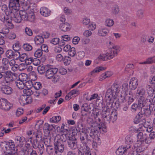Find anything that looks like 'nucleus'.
Instances as JSON below:
<instances>
[{
    "instance_id": "b1692460",
    "label": "nucleus",
    "mask_w": 155,
    "mask_h": 155,
    "mask_svg": "<svg viewBox=\"0 0 155 155\" xmlns=\"http://www.w3.org/2000/svg\"><path fill=\"white\" fill-rule=\"evenodd\" d=\"M34 41L35 44L37 45L42 44L44 42L43 37L40 35L36 36L34 38Z\"/></svg>"
},
{
    "instance_id": "6ab92c4d",
    "label": "nucleus",
    "mask_w": 155,
    "mask_h": 155,
    "mask_svg": "<svg viewBox=\"0 0 155 155\" xmlns=\"http://www.w3.org/2000/svg\"><path fill=\"white\" fill-rule=\"evenodd\" d=\"M22 78H21V79L18 78V79L14 81L16 85L20 89H23L25 87V81H26V80H24L25 78H24L23 80H22Z\"/></svg>"
},
{
    "instance_id": "2f4dec72",
    "label": "nucleus",
    "mask_w": 155,
    "mask_h": 155,
    "mask_svg": "<svg viewBox=\"0 0 155 155\" xmlns=\"http://www.w3.org/2000/svg\"><path fill=\"white\" fill-rule=\"evenodd\" d=\"M13 51L11 50H7L5 52L6 56L8 58H13Z\"/></svg>"
},
{
    "instance_id": "bf43d9fd",
    "label": "nucleus",
    "mask_w": 155,
    "mask_h": 155,
    "mask_svg": "<svg viewBox=\"0 0 155 155\" xmlns=\"http://www.w3.org/2000/svg\"><path fill=\"white\" fill-rule=\"evenodd\" d=\"M14 52L13 51V56L14 57L13 58H15L16 59H18L19 58L20 56V54L18 51H15Z\"/></svg>"
},
{
    "instance_id": "f3484780",
    "label": "nucleus",
    "mask_w": 155,
    "mask_h": 155,
    "mask_svg": "<svg viewBox=\"0 0 155 155\" xmlns=\"http://www.w3.org/2000/svg\"><path fill=\"white\" fill-rule=\"evenodd\" d=\"M58 70V68L48 69L45 73V76L47 78H53Z\"/></svg>"
},
{
    "instance_id": "4be33fe9",
    "label": "nucleus",
    "mask_w": 155,
    "mask_h": 155,
    "mask_svg": "<svg viewBox=\"0 0 155 155\" xmlns=\"http://www.w3.org/2000/svg\"><path fill=\"white\" fill-rule=\"evenodd\" d=\"M104 68L101 66L96 67L92 71L90 72L89 74V76L90 77H94L95 74L96 73H98L102 70H104Z\"/></svg>"
},
{
    "instance_id": "e433bc0d",
    "label": "nucleus",
    "mask_w": 155,
    "mask_h": 155,
    "mask_svg": "<svg viewBox=\"0 0 155 155\" xmlns=\"http://www.w3.org/2000/svg\"><path fill=\"white\" fill-rule=\"evenodd\" d=\"M155 138V132H151L149 134V137H148V140H149V145L152 142V140H153Z\"/></svg>"
},
{
    "instance_id": "338daca9",
    "label": "nucleus",
    "mask_w": 155,
    "mask_h": 155,
    "mask_svg": "<svg viewBox=\"0 0 155 155\" xmlns=\"http://www.w3.org/2000/svg\"><path fill=\"white\" fill-rule=\"evenodd\" d=\"M41 87V84L40 82H36L35 84V85L34 86V87L36 90H38L40 89Z\"/></svg>"
},
{
    "instance_id": "f704fd0d",
    "label": "nucleus",
    "mask_w": 155,
    "mask_h": 155,
    "mask_svg": "<svg viewBox=\"0 0 155 155\" xmlns=\"http://www.w3.org/2000/svg\"><path fill=\"white\" fill-rule=\"evenodd\" d=\"M25 97V95H22L20 98L19 102L21 106H24L26 104V100L27 98Z\"/></svg>"
},
{
    "instance_id": "de8ad7c7",
    "label": "nucleus",
    "mask_w": 155,
    "mask_h": 155,
    "mask_svg": "<svg viewBox=\"0 0 155 155\" xmlns=\"http://www.w3.org/2000/svg\"><path fill=\"white\" fill-rule=\"evenodd\" d=\"M23 47V48L26 51H30L32 49V46L28 44H24Z\"/></svg>"
},
{
    "instance_id": "a878e982",
    "label": "nucleus",
    "mask_w": 155,
    "mask_h": 155,
    "mask_svg": "<svg viewBox=\"0 0 155 155\" xmlns=\"http://www.w3.org/2000/svg\"><path fill=\"white\" fill-rule=\"evenodd\" d=\"M154 56L149 57L147 58L145 61L140 62V64H151L153 63H155V58H154Z\"/></svg>"
},
{
    "instance_id": "052dcab7",
    "label": "nucleus",
    "mask_w": 155,
    "mask_h": 155,
    "mask_svg": "<svg viewBox=\"0 0 155 155\" xmlns=\"http://www.w3.org/2000/svg\"><path fill=\"white\" fill-rule=\"evenodd\" d=\"M138 105L136 104H133L131 106V109L133 112H135L137 111L138 109Z\"/></svg>"
},
{
    "instance_id": "2eb2a0df",
    "label": "nucleus",
    "mask_w": 155,
    "mask_h": 155,
    "mask_svg": "<svg viewBox=\"0 0 155 155\" xmlns=\"http://www.w3.org/2000/svg\"><path fill=\"white\" fill-rule=\"evenodd\" d=\"M0 91L3 93L9 95L12 93L13 90L12 88L6 85H2L0 86Z\"/></svg>"
},
{
    "instance_id": "4c0bfd02",
    "label": "nucleus",
    "mask_w": 155,
    "mask_h": 155,
    "mask_svg": "<svg viewBox=\"0 0 155 155\" xmlns=\"http://www.w3.org/2000/svg\"><path fill=\"white\" fill-rule=\"evenodd\" d=\"M54 127L52 125H50L48 123H45L44 126V129L45 130H48L49 133L50 131L52 130Z\"/></svg>"
},
{
    "instance_id": "79ce46f5",
    "label": "nucleus",
    "mask_w": 155,
    "mask_h": 155,
    "mask_svg": "<svg viewBox=\"0 0 155 155\" xmlns=\"http://www.w3.org/2000/svg\"><path fill=\"white\" fill-rule=\"evenodd\" d=\"M23 92L24 94H25L24 95H26L27 96H30L33 94L32 90L29 88L24 89L23 90Z\"/></svg>"
},
{
    "instance_id": "473e14b6",
    "label": "nucleus",
    "mask_w": 155,
    "mask_h": 155,
    "mask_svg": "<svg viewBox=\"0 0 155 155\" xmlns=\"http://www.w3.org/2000/svg\"><path fill=\"white\" fill-rule=\"evenodd\" d=\"M15 140L20 144L23 145L24 142L25 140V139L23 137L17 136L15 137Z\"/></svg>"
},
{
    "instance_id": "0eeeda50",
    "label": "nucleus",
    "mask_w": 155,
    "mask_h": 155,
    "mask_svg": "<svg viewBox=\"0 0 155 155\" xmlns=\"http://www.w3.org/2000/svg\"><path fill=\"white\" fill-rule=\"evenodd\" d=\"M137 142L141 145L143 144L144 142L146 144L149 145V142L148 140V136L147 134H143V133L140 132L137 134Z\"/></svg>"
},
{
    "instance_id": "412c9836",
    "label": "nucleus",
    "mask_w": 155,
    "mask_h": 155,
    "mask_svg": "<svg viewBox=\"0 0 155 155\" xmlns=\"http://www.w3.org/2000/svg\"><path fill=\"white\" fill-rule=\"evenodd\" d=\"M50 10L48 8L43 7L41 8L40 9V13L41 15L45 17H47L50 15Z\"/></svg>"
},
{
    "instance_id": "9b49d317",
    "label": "nucleus",
    "mask_w": 155,
    "mask_h": 155,
    "mask_svg": "<svg viewBox=\"0 0 155 155\" xmlns=\"http://www.w3.org/2000/svg\"><path fill=\"white\" fill-rule=\"evenodd\" d=\"M12 106L11 104L5 99L2 98L0 99V108L5 110L8 111Z\"/></svg>"
},
{
    "instance_id": "20e7f679",
    "label": "nucleus",
    "mask_w": 155,
    "mask_h": 155,
    "mask_svg": "<svg viewBox=\"0 0 155 155\" xmlns=\"http://www.w3.org/2000/svg\"><path fill=\"white\" fill-rule=\"evenodd\" d=\"M120 92L118 85L116 83H114L111 87L108 89L106 92L105 97L106 100V104L110 102L113 103L112 100L115 99L116 97L118 96Z\"/></svg>"
},
{
    "instance_id": "f257e3e1",
    "label": "nucleus",
    "mask_w": 155,
    "mask_h": 155,
    "mask_svg": "<svg viewBox=\"0 0 155 155\" xmlns=\"http://www.w3.org/2000/svg\"><path fill=\"white\" fill-rule=\"evenodd\" d=\"M92 128L86 132L82 131L80 133L79 137L81 142L86 147L90 144L89 142L94 138V133H95L96 131L101 133L102 132H106L107 130L106 126L104 123H101V124H99L95 128L92 127Z\"/></svg>"
},
{
    "instance_id": "a18cd8bd",
    "label": "nucleus",
    "mask_w": 155,
    "mask_h": 155,
    "mask_svg": "<svg viewBox=\"0 0 155 155\" xmlns=\"http://www.w3.org/2000/svg\"><path fill=\"white\" fill-rule=\"evenodd\" d=\"M42 51L40 49H38L35 52L34 55L35 57L39 58L42 55Z\"/></svg>"
},
{
    "instance_id": "6e6d98bb",
    "label": "nucleus",
    "mask_w": 155,
    "mask_h": 155,
    "mask_svg": "<svg viewBox=\"0 0 155 155\" xmlns=\"http://www.w3.org/2000/svg\"><path fill=\"white\" fill-rule=\"evenodd\" d=\"M9 60L6 58H3L2 59V64H4L5 67L4 68L7 69L8 68L7 65L9 63Z\"/></svg>"
},
{
    "instance_id": "8fccbe9b",
    "label": "nucleus",
    "mask_w": 155,
    "mask_h": 155,
    "mask_svg": "<svg viewBox=\"0 0 155 155\" xmlns=\"http://www.w3.org/2000/svg\"><path fill=\"white\" fill-rule=\"evenodd\" d=\"M113 74V72L111 71H107L103 73L102 75V78L105 76V78H109L112 76Z\"/></svg>"
},
{
    "instance_id": "bb28decb",
    "label": "nucleus",
    "mask_w": 155,
    "mask_h": 155,
    "mask_svg": "<svg viewBox=\"0 0 155 155\" xmlns=\"http://www.w3.org/2000/svg\"><path fill=\"white\" fill-rule=\"evenodd\" d=\"M60 28L62 31H66L70 29V25L67 22L62 23L60 24Z\"/></svg>"
},
{
    "instance_id": "72a5a7b5",
    "label": "nucleus",
    "mask_w": 155,
    "mask_h": 155,
    "mask_svg": "<svg viewBox=\"0 0 155 155\" xmlns=\"http://www.w3.org/2000/svg\"><path fill=\"white\" fill-rule=\"evenodd\" d=\"M133 140V137L131 136H127L125 138V142L127 144L130 145L132 144Z\"/></svg>"
},
{
    "instance_id": "69168bd1",
    "label": "nucleus",
    "mask_w": 155,
    "mask_h": 155,
    "mask_svg": "<svg viewBox=\"0 0 155 155\" xmlns=\"http://www.w3.org/2000/svg\"><path fill=\"white\" fill-rule=\"evenodd\" d=\"M90 22V19L87 17H85L83 18V24L84 25H86L89 24Z\"/></svg>"
},
{
    "instance_id": "ea45409f",
    "label": "nucleus",
    "mask_w": 155,
    "mask_h": 155,
    "mask_svg": "<svg viewBox=\"0 0 155 155\" xmlns=\"http://www.w3.org/2000/svg\"><path fill=\"white\" fill-rule=\"evenodd\" d=\"M35 18V17L34 14L32 12L28 14V21H34Z\"/></svg>"
},
{
    "instance_id": "dca6fc26",
    "label": "nucleus",
    "mask_w": 155,
    "mask_h": 155,
    "mask_svg": "<svg viewBox=\"0 0 155 155\" xmlns=\"http://www.w3.org/2000/svg\"><path fill=\"white\" fill-rule=\"evenodd\" d=\"M137 94H138L140 98L142 100H145L147 95L146 91L144 88L142 87H138L137 89Z\"/></svg>"
},
{
    "instance_id": "a211bd4d",
    "label": "nucleus",
    "mask_w": 155,
    "mask_h": 155,
    "mask_svg": "<svg viewBox=\"0 0 155 155\" xmlns=\"http://www.w3.org/2000/svg\"><path fill=\"white\" fill-rule=\"evenodd\" d=\"M69 137H68L66 134L64 133L61 135H57L55 137L54 140L64 143V142L66 141L68 138H69Z\"/></svg>"
},
{
    "instance_id": "e2e57ef3",
    "label": "nucleus",
    "mask_w": 155,
    "mask_h": 155,
    "mask_svg": "<svg viewBox=\"0 0 155 155\" xmlns=\"http://www.w3.org/2000/svg\"><path fill=\"white\" fill-rule=\"evenodd\" d=\"M51 43L54 45H57L59 42V39L58 38H54L50 41Z\"/></svg>"
},
{
    "instance_id": "393cba45",
    "label": "nucleus",
    "mask_w": 155,
    "mask_h": 155,
    "mask_svg": "<svg viewBox=\"0 0 155 155\" xmlns=\"http://www.w3.org/2000/svg\"><path fill=\"white\" fill-rule=\"evenodd\" d=\"M31 0H19V3L22 4L24 9H27L30 7L29 4L31 2Z\"/></svg>"
},
{
    "instance_id": "9d476101",
    "label": "nucleus",
    "mask_w": 155,
    "mask_h": 155,
    "mask_svg": "<svg viewBox=\"0 0 155 155\" xmlns=\"http://www.w3.org/2000/svg\"><path fill=\"white\" fill-rule=\"evenodd\" d=\"M10 141L11 142H9L8 143L5 144V150L10 151L8 153L9 155L14 154L17 149L15 147L14 142H12V140Z\"/></svg>"
},
{
    "instance_id": "ddd939ff",
    "label": "nucleus",
    "mask_w": 155,
    "mask_h": 155,
    "mask_svg": "<svg viewBox=\"0 0 155 155\" xmlns=\"http://www.w3.org/2000/svg\"><path fill=\"white\" fill-rule=\"evenodd\" d=\"M68 147L72 150L75 149L77 147V141L74 136L70 137L68 139Z\"/></svg>"
},
{
    "instance_id": "6e6552de",
    "label": "nucleus",
    "mask_w": 155,
    "mask_h": 155,
    "mask_svg": "<svg viewBox=\"0 0 155 155\" xmlns=\"http://www.w3.org/2000/svg\"><path fill=\"white\" fill-rule=\"evenodd\" d=\"M146 89L149 96L152 97L154 94L153 98L149 99V101L151 104L154 105L155 104V87H153L150 85H147L146 86Z\"/></svg>"
},
{
    "instance_id": "5701e85b",
    "label": "nucleus",
    "mask_w": 155,
    "mask_h": 155,
    "mask_svg": "<svg viewBox=\"0 0 155 155\" xmlns=\"http://www.w3.org/2000/svg\"><path fill=\"white\" fill-rule=\"evenodd\" d=\"M138 85V80L137 78H131L129 82L130 86H132V89H135Z\"/></svg>"
},
{
    "instance_id": "4d7b16f0",
    "label": "nucleus",
    "mask_w": 155,
    "mask_h": 155,
    "mask_svg": "<svg viewBox=\"0 0 155 155\" xmlns=\"http://www.w3.org/2000/svg\"><path fill=\"white\" fill-rule=\"evenodd\" d=\"M27 56L26 54H20V56L19 58L20 60L21 61H25L27 59Z\"/></svg>"
},
{
    "instance_id": "58836bf2",
    "label": "nucleus",
    "mask_w": 155,
    "mask_h": 155,
    "mask_svg": "<svg viewBox=\"0 0 155 155\" xmlns=\"http://www.w3.org/2000/svg\"><path fill=\"white\" fill-rule=\"evenodd\" d=\"M144 11L142 9L138 10L137 12V15L140 19H142L144 17Z\"/></svg>"
},
{
    "instance_id": "7c9ffc66",
    "label": "nucleus",
    "mask_w": 155,
    "mask_h": 155,
    "mask_svg": "<svg viewBox=\"0 0 155 155\" xmlns=\"http://www.w3.org/2000/svg\"><path fill=\"white\" fill-rule=\"evenodd\" d=\"M61 119V117L59 116L53 117L50 119V122L52 123H57Z\"/></svg>"
},
{
    "instance_id": "5fc2aeb1",
    "label": "nucleus",
    "mask_w": 155,
    "mask_h": 155,
    "mask_svg": "<svg viewBox=\"0 0 155 155\" xmlns=\"http://www.w3.org/2000/svg\"><path fill=\"white\" fill-rule=\"evenodd\" d=\"M122 90L123 91V93L125 94L126 92L128 91V85L127 83H125L123 84L122 86Z\"/></svg>"
},
{
    "instance_id": "864d4df0",
    "label": "nucleus",
    "mask_w": 155,
    "mask_h": 155,
    "mask_svg": "<svg viewBox=\"0 0 155 155\" xmlns=\"http://www.w3.org/2000/svg\"><path fill=\"white\" fill-rule=\"evenodd\" d=\"M92 114L94 115V117L96 118L99 115V110L96 108H94L92 110Z\"/></svg>"
},
{
    "instance_id": "f8f14e48",
    "label": "nucleus",
    "mask_w": 155,
    "mask_h": 155,
    "mask_svg": "<svg viewBox=\"0 0 155 155\" xmlns=\"http://www.w3.org/2000/svg\"><path fill=\"white\" fill-rule=\"evenodd\" d=\"M54 145L55 154L62 153L63 152L64 149V143L54 140Z\"/></svg>"
},
{
    "instance_id": "774afa93",
    "label": "nucleus",
    "mask_w": 155,
    "mask_h": 155,
    "mask_svg": "<svg viewBox=\"0 0 155 155\" xmlns=\"http://www.w3.org/2000/svg\"><path fill=\"white\" fill-rule=\"evenodd\" d=\"M41 48L42 51L45 52H48V51L47 46L46 45L43 44L41 46Z\"/></svg>"
},
{
    "instance_id": "0e129e2a",
    "label": "nucleus",
    "mask_w": 155,
    "mask_h": 155,
    "mask_svg": "<svg viewBox=\"0 0 155 155\" xmlns=\"http://www.w3.org/2000/svg\"><path fill=\"white\" fill-rule=\"evenodd\" d=\"M20 48V46L18 43H15L13 45V48L14 51H18Z\"/></svg>"
},
{
    "instance_id": "cd10ccee",
    "label": "nucleus",
    "mask_w": 155,
    "mask_h": 155,
    "mask_svg": "<svg viewBox=\"0 0 155 155\" xmlns=\"http://www.w3.org/2000/svg\"><path fill=\"white\" fill-rule=\"evenodd\" d=\"M109 32V31L107 29H100L98 30V35L100 36H105Z\"/></svg>"
},
{
    "instance_id": "13d9d810",
    "label": "nucleus",
    "mask_w": 155,
    "mask_h": 155,
    "mask_svg": "<svg viewBox=\"0 0 155 155\" xmlns=\"http://www.w3.org/2000/svg\"><path fill=\"white\" fill-rule=\"evenodd\" d=\"M24 111L22 108H18L16 112V114L17 117H19L23 114Z\"/></svg>"
},
{
    "instance_id": "c9c22d12",
    "label": "nucleus",
    "mask_w": 155,
    "mask_h": 155,
    "mask_svg": "<svg viewBox=\"0 0 155 155\" xmlns=\"http://www.w3.org/2000/svg\"><path fill=\"white\" fill-rule=\"evenodd\" d=\"M3 74V76L5 78H10L11 77H12V75H13L14 74L12 73L10 71H6L5 72H2Z\"/></svg>"
},
{
    "instance_id": "1a4fd4ad",
    "label": "nucleus",
    "mask_w": 155,
    "mask_h": 155,
    "mask_svg": "<svg viewBox=\"0 0 155 155\" xmlns=\"http://www.w3.org/2000/svg\"><path fill=\"white\" fill-rule=\"evenodd\" d=\"M19 0H9L8 8L9 10L7 12H10L14 10H19Z\"/></svg>"
},
{
    "instance_id": "49530a36",
    "label": "nucleus",
    "mask_w": 155,
    "mask_h": 155,
    "mask_svg": "<svg viewBox=\"0 0 155 155\" xmlns=\"http://www.w3.org/2000/svg\"><path fill=\"white\" fill-rule=\"evenodd\" d=\"M85 55V53L83 51H79L76 54L77 58L79 60L82 58Z\"/></svg>"
},
{
    "instance_id": "37998d69",
    "label": "nucleus",
    "mask_w": 155,
    "mask_h": 155,
    "mask_svg": "<svg viewBox=\"0 0 155 155\" xmlns=\"http://www.w3.org/2000/svg\"><path fill=\"white\" fill-rule=\"evenodd\" d=\"M76 54L75 49L74 47L71 48L68 51V54L72 57H74Z\"/></svg>"
},
{
    "instance_id": "3c124183",
    "label": "nucleus",
    "mask_w": 155,
    "mask_h": 155,
    "mask_svg": "<svg viewBox=\"0 0 155 155\" xmlns=\"http://www.w3.org/2000/svg\"><path fill=\"white\" fill-rule=\"evenodd\" d=\"M46 147V150L47 153L49 154H51L54 151L53 148L50 145Z\"/></svg>"
},
{
    "instance_id": "603ef678",
    "label": "nucleus",
    "mask_w": 155,
    "mask_h": 155,
    "mask_svg": "<svg viewBox=\"0 0 155 155\" xmlns=\"http://www.w3.org/2000/svg\"><path fill=\"white\" fill-rule=\"evenodd\" d=\"M44 142L46 146H49L50 145V138L49 137H47L44 139Z\"/></svg>"
},
{
    "instance_id": "c03bdc74",
    "label": "nucleus",
    "mask_w": 155,
    "mask_h": 155,
    "mask_svg": "<svg viewBox=\"0 0 155 155\" xmlns=\"http://www.w3.org/2000/svg\"><path fill=\"white\" fill-rule=\"evenodd\" d=\"M25 86L27 88H30L33 86V83L31 81L28 80L25 81Z\"/></svg>"
},
{
    "instance_id": "09e8293b",
    "label": "nucleus",
    "mask_w": 155,
    "mask_h": 155,
    "mask_svg": "<svg viewBox=\"0 0 155 155\" xmlns=\"http://www.w3.org/2000/svg\"><path fill=\"white\" fill-rule=\"evenodd\" d=\"M106 25L108 27L112 26L114 24V21L113 20L110 19H108L105 21Z\"/></svg>"
},
{
    "instance_id": "c756f323",
    "label": "nucleus",
    "mask_w": 155,
    "mask_h": 155,
    "mask_svg": "<svg viewBox=\"0 0 155 155\" xmlns=\"http://www.w3.org/2000/svg\"><path fill=\"white\" fill-rule=\"evenodd\" d=\"M63 61L65 65H69L71 61V58L68 56H65L63 57Z\"/></svg>"
},
{
    "instance_id": "aec40b11",
    "label": "nucleus",
    "mask_w": 155,
    "mask_h": 155,
    "mask_svg": "<svg viewBox=\"0 0 155 155\" xmlns=\"http://www.w3.org/2000/svg\"><path fill=\"white\" fill-rule=\"evenodd\" d=\"M19 13L22 20L24 21H27L28 18V14L27 13V9H25L24 10H21L19 11Z\"/></svg>"
},
{
    "instance_id": "a19ab883",
    "label": "nucleus",
    "mask_w": 155,
    "mask_h": 155,
    "mask_svg": "<svg viewBox=\"0 0 155 155\" xmlns=\"http://www.w3.org/2000/svg\"><path fill=\"white\" fill-rule=\"evenodd\" d=\"M134 68V66L133 64H127L125 68V72H129L130 71L133 69Z\"/></svg>"
},
{
    "instance_id": "7ed1b4c3",
    "label": "nucleus",
    "mask_w": 155,
    "mask_h": 155,
    "mask_svg": "<svg viewBox=\"0 0 155 155\" xmlns=\"http://www.w3.org/2000/svg\"><path fill=\"white\" fill-rule=\"evenodd\" d=\"M5 14L6 16L4 15L1 16L0 20L10 29L12 28L14 26L12 23V18L17 23H20L22 20L19 15V10H14L12 11L6 12Z\"/></svg>"
},
{
    "instance_id": "f03ea898",
    "label": "nucleus",
    "mask_w": 155,
    "mask_h": 155,
    "mask_svg": "<svg viewBox=\"0 0 155 155\" xmlns=\"http://www.w3.org/2000/svg\"><path fill=\"white\" fill-rule=\"evenodd\" d=\"M102 104V117L105 121H107L110 123L112 121L113 123L115 121L117 118V113L116 111H113L110 115V111L112 107H117L118 105V102L115 103L114 105L110 102L107 103L106 105Z\"/></svg>"
},
{
    "instance_id": "c85d7f7f",
    "label": "nucleus",
    "mask_w": 155,
    "mask_h": 155,
    "mask_svg": "<svg viewBox=\"0 0 155 155\" xmlns=\"http://www.w3.org/2000/svg\"><path fill=\"white\" fill-rule=\"evenodd\" d=\"M141 110L144 116H149L151 114V111L150 108H142Z\"/></svg>"
},
{
    "instance_id": "4468645a",
    "label": "nucleus",
    "mask_w": 155,
    "mask_h": 155,
    "mask_svg": "<svg viewBox=\"0 0 155 155\" xmlns=\"http://www.w3.org/2000/svg\"><path fill=\"white\" fill-rule=\"evenodd\" d=\"M32 146L35 149L38 148L40 155H41L43 153L44 150V145L38 141L37 140H34Z\"/></svg>"
},
{
    "instance_id": "39448f33",
    "label": "nucleus",
    "mask_w": 155,
    "mask_h": 155,
    "mask_svg": "<svg viewBox=\"0 0 155 155\" xmlns=\"http://www.w3.org/2000/svg\"><path fill=\"white\" fill-rule=\"evenodd\" d=\"M120 47L117 46H114L111 51L105 54L100 55L98 58L103 61H107L110 60L117 55L120 51Z\"/></svg>"
},
{
    "instance_id": "423d86ee",
    "label": "nucleus",
    "mask_w": 155,
    "mask_h": 155,
    "mask_svg": "<svg viewBox=\"0 0 155 155\" xmlns=\"http://www.w3.org/2000/svg\"><path fill=\"white\" fill-rule=\"evenodd\" d=\"M135 148L132 151H130V146H129L128 147H124L123 146L120 147L116 151V153L118 155H122L124 153L125 155H131L132 152L134 151L137 152H138V148Z\"/></svg>"
},
{
    "instance_id": "680f3d73",
    "label": "nucleus",
    "mask_w": 155,
    "mask_h": 155,
    "mask_svg": "<svg viewBox=\"0 0 155 155\" xmlns=\"http://www.w3.org/2000/svg\"><path fill=\"white\" fill-rule=\"evenodd\" d=\"M119 11V8L117 5H116L112 8V12L114 14H116L118 13Z\"/></svg>"
}]
</instances>
